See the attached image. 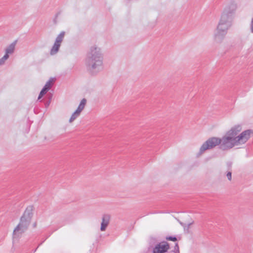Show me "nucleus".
Wrapping results in <instances>:
<instances>
[{"label": "nucleus", "instance_id": "nucleus-1", "mask_svg": "<svg viewBox=\"0 0 253 253\" xmlns=\"http://www.w3.org/2000/svg\"><path fill=\"white\" fill-rule=\"evenodd\" d=\"M241 130V126H235L228 131L222 139L218 137L209 138L200 147V152L202 154L219 145L221 150H225L245 143L253 135V131L248 129L239 134Z\"/></svg>", "mask_w": 253, "mask_h": 253}, {"label": "nucleus", "instance_id": "nucleus-2", "mask_svg": "<svg viewBox=\"0 0 253 253\" xmlns=\"http://www.w3.org/2000/svg\"><path fill=\"white\" fill-rule=\"evenodd\" d=\"M33 213L31 210L26 209L17 226L14 229L13 232V236L14 238L20 237L27 230L31 222Z\"/></svg>", "mask_w": 253, "mask_h": 253}, {"label": "nucleus", "instance_id": "nucleus-3", "mask_svg": "<svg viewBox=\"0 0 253 253\" xmlns=\"http://www.w3.org/2000/svg\"><path fill=\"white\" fill-rule=\"evenodd\" d=\"M169 249V245L167 242H163L157 246L154 249V253H164Z\"/></svg>", "mask_w": 253, "mask_h": 253}, {"label": "nucleus", "instance_id": "nucleus-4", "mask_svg": "<svg viewBox=\"0 0 253 253\" xmlns=\"http://www.w3.org/2000/svg\"><path fill=\"white\" fill-rule=\"evenodd\" d=\"M110 218V217L109 215H104L103 216L100 228L101 231H104L106 229V227L109 224Z\"/></svg>", "mask_w": 253, "mask_h": 253}, {"label": "nucleus", "instance_id": "nucleus-5", "mask_svg": "<svg viewBox=\"0 0 253 253\" xmlns=\"http://www.w3.org/2000/svg\"><path fill=\"white\" fill-rule=\"evenodd\" d=\"M16 42H17L15 41L11 43L5 49V53L8 55L9 54L12 53L14 51Z\"/></svg>", "mask_w": 253, "mask_h": 253}, {"label": "nucleus", "instance_id": "nucleus-6", "mask_svg": "<svg viewBox=\"0 0 253 253\" xmlns=\"http://www.w3.org/2000/svg\"><path fill=\"white\" fill-rule=\"evenodd\" d=\"M99 57L96 55H94L93 54H91L88 59V62L89 64H91L93 63V61L94 60H96L97 62H98L99 63H101V61L98 59Z\"/></svg>", "mask_w": 253, "mask_h": 253}, {"label": "nucleus", "instance_id": "nucleus-7", "mask_svg": "<svg viewBox=\"0 0 253 253\" xmlns=\"http://www.w3.org/2000/svg\"><path fill=\"white\" fill-rule=\"evenodd\" d=\"M86 99H83L82 100L80 105H79L78 108L76 110V111H77V112H78L80 113H81V112L82 111V110L84 108V106H85V104H86Z\"/></svg>", "mask_w": 253, "mask_h": 253}, {"label": "nucleus", "instance_id": "nucleus-8", "mask_svg": "<svg viewBox=\"0 0 253 253\" xmlns=\"http://www.w3.org/2000/svg\"><path fill=\"white\" fill-rule=\"evenodd\" d=\"M60 46V45L59 43H56L55 42L54 44V45L53 46V47L51 50V51H50L51 54H54L55 53H56L58 51Z\"/></svg>", "mask_w": 253, "mask_h": 253}, {"label": "nucleus", "instance_id": "nucleus-9", "mask_svg": "<svg viewBox=\"0 0 253 253\" xmlns=\"http://www.w3.org/2000/svg\"><path fill=\"white\" fill-rule=\"evenodd\" d=\"M64 36V32L61 33L58 35L57 38H56V41H55V42L56 43H59L60 45V43H61V42H62V41L63 40Z\"/></svg>", "mask_w": 253, "mask_h": 253}, {"label": "nucleus", "instance_id": "nucleus-10", "mask_svg": "<svg viewBox=\"0 0 253 253\" xmlns=\"http://www.w3.org/2000/svg\"><path fill=\"white\" fill-rule=\"evenodd\" d=\"M80 113L77 111H76L72 115L71 117L69 120L70 123L73 122L79 115Z\"/></svg>", "mask_w": 253, "mask_h": 253}, {"label": "nucleus", "instance_id": "nucleus-11", "mask_svg": "<svg viewBox=\"0 0 253 253\" xmlns=\"http://www.w3.org/2000/svg\"><path fill=\"white\" fill-rule=\"evenodd\" d=\"M52 82H53L52 80H49V81H48L46 83V84H45V85L43 88H44L45 90L48 91L50 88L51 85L52 84Z\"/></svg>", "mask_w": 253, "mask_h": 253}, {"label": "nucleus", "instance_id": "nucleus-12", "mask_svg": "<svg viewBox=\"0 0 253 253\" xmlns=\"http://www.w3.org/2000/svg\"><path fill=\"white\" fill-rule=\"evenodd\" d=\"M47 90H45L44 88H42V89L41 90V91L40 93L38 99H40L41 98H42V96L43 95H44L47 92Z\"/></svg>", "mask_w": 253, "mask_h": 253}, {"label": "nucleus", "instance_id": "nucleus-13", "mask_svg": "<svg viewBox=\"0 0 253 253\" xmlns=\"http://www.w3.org/2000/svg\"><path fill=\"white\" fill-rule=\"evenodd\" d=\"M166 239L167 240H169V241H173V242H175L177 241V239L175 237H167L166 238Z\"/></svg>", "mask_w": 253, "mask_h": 253}, {"label": "nucleus", "instance_id": "nucleus-14", "mask_svg": "<svg viewBox=\"0 0 253 253\" xmlns=\"http://www.w3.org/2000/svg\"><path fill=\"white\" fill-rule=\"evenodd\" d=\"M9 57V55L5 53V55L1 58L2 60L5 61Z\"/></svg>", "mask_w": 253, "mask_h": 253}, {"label": "nucleus", "instance_id": "nucleus-15", "mask_svg": "<svg viewBox=\"0 0 253 253\" xmlns=\"http://www.w3.org/2000/svg\"><path fill=\"white\" fill-rule=\"evenodd\" d=\"M227 177L228 180H231L232 178V173L231 172H228L227 174Z\"/></svg>", "mask_w": 253, "mask_h": 253}, {"label": "nucleus", "instance_id": "nucleus-16", "mask_svg": "<svg viewBox=\"0 0 253 253\" xmlns=\"http://www.w3.org/2000/svg\"><path fill=\"white\" fill-rule=\"evenodd\" d=\"M251 29H252V32H253V18L252 19V21H251Z\"/></svg>", "mask_w": 253, "mask_h": 253}, {"label": "nucleus", "instance_id": "nucleus-17", "mask_svg": "<svg viewBox=\"0 0 253 253\" xmlns=\"http://www.w3.org/2000/svg\"><path fill=\"white\" fill-rule=\"evenodd\" d=\"M5 61L2 60V58L0 59V65H1L4 63Z\"/></svg>", "mask_w": 253, "mask_h": 253}]
</instances>
